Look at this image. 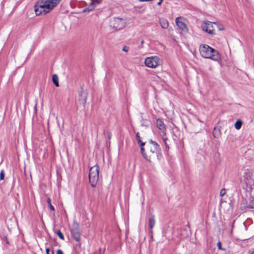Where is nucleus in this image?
Returning a JSON list of instances; mask_svg holds the SVG:
<instances>
[{"label": "nucleus", "instance_id": "f257e3e1", "mask_svg": "<svg viewBox=\"0 0 254 254\" xmlns=\"http://www.w3.org/2000/svg\"><path fill=\"white\" fill-rule=\"evenodd\" d=\"M144 144V143L141 142L140 145L141 153L144 158L149 162H152L158 159L160 148L157 143L150 140L146 144V152L143 148Z\"/></svg>", "mask_w": 254, "mask_h": 254}, {"label": "nucleus", "instance_id": "f03ea898", "mask_svg": "<svg viewBox=\"0 0 254 254\" xmlns=\"http://www.w3.org/2000/svg\"><path fill=\"white\" fill-rule=\"evenodd\" d=\"M201 56L205 59H209L214 61L221 60V55L218 51L206 44H201L199 47Z\"/></svg>", "mask_w": 254, "mask_h": 254}, {"label": "nucleus", "instance_id": "7ed1b4c3", "mask_svg": "<svg viewBox=\"0 0 254 254\" xmlns=\"http://www.w3.org/2000/svg\"><path fill=\"white\" fill-rule=\"evenodd\" d=\"M99 168L96 165L90 168L89 173V182L92 187H94L99 180Z\"/></svg>", "mask_w": 254, "mask_h": 254}, {"label": "nucleus", "instance_id": "20e7f679", "mask_svg": "<svg viewBox=\"0 0 254 254\" xmlns=\"http://www.w3.org/2000/svg\"><path fill=\"white\" fill-rule=\"evenodd\" d=\"M144 64L148 67L155 68L162 64V62L159 57L154 56L146 58Z\"/></svg>", "mask_w": 254, "mask_h": 254}, {"label": "nucleus", "instance_id": "39448f33", "mask_svg": "<svg viewBox=\"0 0 254 254\" xmlns=\"http://www.w3.org/2000/svg\"><path fill=\"white\" fill-rule=\"evenodd\" d=\"M126 25V20L123 18L115 17L111 19L110 27L115 31L123 29Z\"/></svg>", "mask_w": 254, "mask_h": 254}, {"label": "nucleus", "instance_id": "423d86ee", "mask_svg": "<svg viewBox=\"0 0 254 254\" xmlns=\"http://www.w3.org/2000/svg\"><path fill=\"white\" fill-rule=\"evenodd\" d=\"M34 10L37 15H45L49 12L44 0L38 1L35 5Z\"/></svg>", "mask_w": 254, "mask_h": 254}, {"label": "nucleus", "instance_id": "0eeeda50", "mask_svg": "<svg viewBox=\"0 0 254 254\" xmlns=\"http://www.w3.org/2000/svg\"><path fill=\"white\" fill-rule=\"evenodd\" d=\"M175 22L180 33L185 34L188 32V21L185 18L182 17H177L175 19Z\"/></svg>", "mask_w": 254, "mask_h": 254}, {"label": "nucleus", "instance_id": "6e6552de", "mask_svg": "<svg viewBox=\"0 0 254 254\" xmlns=\"http://www.w3.org/2000/svg\"><path fill=\"white\" fill-rule=\"evenodd\" d=\"M213 25H218L217 22H211L210 21H204L201 25L202 30L209 34L213 35L215 34Z\"/></svg>", "mask_w": 254, "mask_h": 254}, {"label": "nucleus", "instance_id": "1a4fd4ad", "mask_svg": "<svg viewBox=\"0 0 254 254\" xmlns=\"http://www.w3.org/2000/svg\"><path fill=\"white\" fill-rule=\"evenodd\" d=\"M156 125L158 129L161 131L163 134L162 139L163 141L166 146V147H169L167 143V138L165 137L166 135V126L164 124L163 122L160 119H157L156 121Z\"/></svg>", "mask_w": 254, "mask_h": 254}, {"label": "nucleus", "instance_id": "9d476101", "mask_svg": "<svg viewBox=\"0 0 254 254\" xmlns=\"http://www.w3.org/2000/svg\"><path fill=\"white\" fill-rule=\"evenodd\" d=\"M44 1L49 12H50L60 3L61 0H44Z\"/></svg>", "mask_w": 254, "mask_h": 254}, {"label": "nucleus", "instance_id": "9b49d317", "mask_svg": "<svg viewBox=\"0 0 254 254\" xmlns=\"http://www.w3.org/2000/svg\"><path fill=\"white\" fill-rule=\"evenodd\" d=\"M102 0H90L89 2V5L85 8L84 10V12H89L93 10L96 4H99Z\"/></svg>", "mask_w": 254, "mask_h": 254}, {"label": "nucleus", "instance_id": "f8f14e48", "mask_svg": "<svg viewBox=\"0 0 254 254\" xmlns=\"http://www.w3.org/2000/svg\"><path fill=\"white\" fill-rule=\"evenodd\" d=\"M88 93L86 90H82L79 93V100L80 103L83 106L85 105Z\"/></svg>", "mask_w": 254, "mask_h": 254}, {"label": "nucleus", "instance_id": "ddd939ff", "mask_svg": "<svg viewBox=\"0 0 254 254\" xmlns=\"http://www.w3.org/2000/svg\"><path fill=\"white\" fill-rule=\"evenodd\" d=\"M72 236L76 241H79L80 239V234L77 228L72 229L71 231Z\"/></svg>", "mask_w": 254, "mask_h": 254}, {"label": "nucleus", "instance_id": "4468645a", "mask_svg": "<svg viewBox=\"0 0 254 254\" xmlns=\"http://www.w3.org/2000/svg\"><path fill=\"white\" fill-rule=\"evenodd\" d=\"M155 218L154 216L151 217L149 219V227L150 228L149 230V233L152 234V229L154 227L155 225Z\"/></svg>", "mask_w": 254, "mask_h": 254}, {"label": "nucleus", "instance_id": "2eb2a0df", "mask_svg": "<svg viewBox=\"0 0 254 254\" xmlns=\"http://www.w3.org/2000/svg\"><path fill=\"white\" fill-rule=\"evenodd\" d=\"M160 24L161 26L164 28H167L169 26V23L168 21L165 19H161L160 20Z\"/></svg>", "mask_w": 254, "mask_h": 254}, {"label": "nucleus", "instance_id": "dca6fc26", "mask_svg": "<svg viewBox=\"0 0 254 254\" xmlns=\"http://www.w3.org/2000/svg\"><path fill=\"white\" fill-rule=\"evenodd\" d=\"M52 80L56 87H59V78L56 74H54L52 77Z\"/></svg>", "mask_w": 254, "mask_h": 254}, {"label": "nucleus", "instance_id": "f3484780", "mask_svg": "<svg viewBox=\"0 0 254 254\" xmlns=\"http://www.w3.org/2000/svg\"><path fill=\"white\" fill-rule=\"evenodd\" d=\"M242 125V121L240 120H238L235 123L234 126L236 129H239L241 128Z\"/></svg>", "mask_w": 254, "mask_h": 254}, {"label": "nucleus", "instance_id": "a211bd4d", "mask_svg": "<svg viewBox=\"0 0 254 254\" xmlns=\"http://www.w3.org/2000/svg\"><path fill=\"white\" fill-rule=\"evenodd\" d=\"M251 173L249 170H245V177L247 180H249L251 178Z\"/></svg>", "mask_w": 254, "mask_h": 254}, {"label": "nucleus", "instance_id": "6ab92c4d", "mask_svg": "<svg viewBox=\"0 0 254 254\" xmlns=\"http://www.w3.org/2000/svg\"><path fill=\"white\" fill-rule=\"evenodd\" d=\"M47 202L49 204V207L50 208V209L52 210V211H54L55 210V208L54 207V206L52 205L51 204V199L49 197L47 199Z\"/></svg>", "mask_w": 254, "mask_h": 254}, {"label": "nucleus", "instance_id": "aec40b11", "mask_svg": "<svg viewBox=\"0 0 254 254\" xmlns=\"http://www.w3.org/2000/svg\"><path fill=\"white\" fill-rule=\"evenodd\" d=\"M57 234L61 240H64V236L61 231H58L57 233Z\"/></svg>", "mask_w": 254, "mask_h": 254}, {"label": "nucleus", "instance_id": "412c9836", "mask_svg": "<svg viewBox=\"0 0 254 254\" xmlns=\"http://www.w3.org/2000/svg\"><path fill=\"white\" fill-rule=\"evenodd\" d=\"M136 137H137V142L138 143H140V145L141 144V142H142L141 140V139H140V137L139 135V133L138 132H137L136 134Z\"/></svg>", "mask_w": 254, "mask_h": 254}, {"label": "nucleus", "instance_id": "4be33fe9", "mask_svg": "<svg viewBox=\"0 0 254 254\" xmlns=\"http://www.w3.org/2000/svg\"><path fill=\"white\" fill-rule=\"evenodd\" d=\"M4 177V171L3 170H1L0 173V180H1L2 179H3Z\"/></svg>", "mask_w": 254, "mask_h": 254}, {"label": "nucleus", "instance_id": "5701e85b", "mask_svg": "<svg viewBox=\"0 0 254 254\" xmlns=\"http://www.w3.org/2000/svg\"><path fill=\"white\" fill-rule=\"evenodd\" d=\"M129 47L126 46H125L123 49L122 50L126 53H127L128 51Z\"/></svg>", "mask_w": 254, "mask_h": 254}, {"label": "nucleus", "instance_id": "b1692460", "mask_svg": "<svg viewBox=\"0 0 254 254\" xmlns=\"http://www.w3.org/2000/svg\"><path fill=\"white\" fill-rule=\"evenodd\" d=\"M217 246L219 250H223L221 247V243L220 242H218L217 244Z\"/></svg>", "mask_w": 254, "mask_h": 254}, {"label": "nucleus", "instance_id": "393cba45", "mask_svg": "<svg viewBox=\"0 0 254 254\" xmlns=\"http://www.w3.org/2000/svg\"><path fill=\"white\" fill-rule=\"evenodd\" d=\"M225 193V190L224 189L221 190L220 191V195L223 196Z\"/></svg>", "mask_w": 254, "mask_h": 254}, {"label": "nucleus", "instance_id": "a878e982", "mask_svg": "<svg viewBox=\"0 0 254 254\" xmlns=\"http://www.w3.org/2000/svg\"><path fill=\"white\" fill-rule=\"evenodd\" d=\"M57 254H64L61 250H58L57 252Z\"/></svg>", "mask_w": 254, "mask_h": 254}, {"label": "nucleus", "instance_id": "bb28decb", "mask_svg": "<svg viewBox=\"0 0 254 254\" xmlns=\"http://www.w3.org/2000/svg\"><path fill=\"white\" fill-rule=\"evenodd\" d=\"M163 0H160L159 1H158V2L157 3V4L160 5L161 4L162 1H163Z\"/></svg>", "mask_w": 254, "mask_h": 254}, {"label": "nucleus", "instance_id": "cd10ccee", "mask_svg": "<svg viewBox=\"0 0 254 254\" xmlns=\"http://www.w3.org/2000/svg\"><path fill=\"white\" fill-rule=\"evenodd\" d=\"M46 254H50V253H49V251H50L49 248H47L46 250Z\"/></svg>", "mask_w": 254, "mask_h": 254}]
</instances>
